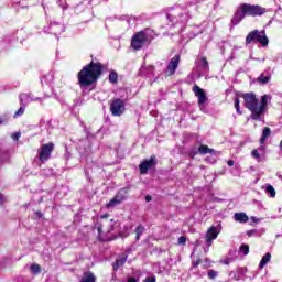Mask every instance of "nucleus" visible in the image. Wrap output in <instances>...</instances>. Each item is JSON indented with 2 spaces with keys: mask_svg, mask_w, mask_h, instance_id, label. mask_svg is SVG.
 I'll list each match as a JSON object with an SVG mask.
<instances>
[{
  "mask_svg": "<svg viewBox=\"0 0 282 282\" xmlns=\"http://www.w3.org/2000/svg\"><path fill=\"white\" fill-rule=\"evenodd\" d=\"M241 97L243 98L245 107L251 112V120H263L265 111H268V102H271L272 96L263 95L260 101L254 93H247Z\"/></svg>",
  "mask_w": 282,
  "mask_h": 282,
  "instance_id": "f257e3e1",
  "label": "nucleus"
},
{
  "mask_svg": "<svg viewBox=\"0 0 282 282\" xmlns=\"http://www.w3.org/2000/svg\"><path fill=\"white\" fill-rule=\"evenodd\" d=\"M102 69L105 66L100 62H91L84 66L77 75L79 87L85 89V87L94 85L102 76Z\"/></svg>",
  "mask_w": 282,
  "mask_h": 282,
  "instance_id": "f03ea898",
  "label": "nucleus"
},
{
  "mask_svg": "<svg viewBox=\"0 0 282 282\" xmlns=\"http://www.w3.org/2000/svg\"><path fill=\"white\" fill-rule=\"evenodd\" d=\"M265 8L258 4L241 3L231 19L232 25H239L240 21H243L246 17H263L265 14Z\"/></svg>",
  "mask_w": 282,
  "mask_h": 282,
  "instance_id": "7ed1b4c3",
  "label": "nucleus"
},
{
  "mask_svg": "<svg viewBox=\"0 0 282 282\" xmlns=\"http://www.w3.org/2000/svg\"><path fill=\"white\" fill-rule=\"evenodd\" d=\"M151 34H153V31L149 29L145 31L137 32L132 36V41H131L132 50H142L143 45H148V43L153 41V36H151Z\"/></svg>",
  "mask_w": 282,
  "mask_h": 282,
  "instance_id": "20e7f679",
  "label": "nucleus"
},
{
  "mask_svg": "<svg viewBox=\"0 0 282 282\" xmlns=\"http://www.w3.org/2000/svg\"><path fill=\"white\" fill-rule=\"evenodd\" d=\"M107 217H109V214L101 215V219L104 220L101 221V226L97 227L98 237L101 239V241H111V238H102V234L113 232L116 228H118V221L113 219H107Z\"/></svg>",
  "mask_w": 282,
  "mask_h": 282,
  "instance_id": "39448f33",
  "label": "nucleus"
},
{
  "mask_svg": "<svg viewBox=\"0 0 282 282\" xmlns=\"http://www.w3.org/2000/svg\"><path fill=\"white\" fill-rule=\"evenodd\" d=\"M246 43L247 45H250V43H260L262 47H267L270 40H268V35H265V31L253 30L247 35Z\"/></svg>",
  "mask_w": 282,
  "mask_h": 282,
  "instance_id": "423d86ee",
  "label": "nucleus"
},
{
  "mask_svg": "<svg viewBox=\"0 0 282 282\" xmlns=\"http://www.w3.org/2000/svg\"><path fill=\"white\" fill-rule=\"evenodd\" d=\"M169 21L171 23H174L177 25V23H188V19H191V15H188V10L186 9H177V15L167 14Z\"/></svg>",
  "mask_w": 282,
  "mask_h": 282,
  "instance_id": "0eeeda50",
  "label": "nucleus"
},
{
  "mask_svg": "<svg viewBox=\"0 0 282 282\" xmlns=\"http://www.w3.org/2000/svg\"><path fill=\"white\" fill-rule=\"evenodd\" d=\"M43 30L46 34H54L55 36H58V34H63V32H65V25L62 22L53 21L48 26H44Z\"/></svg>",
  "mask_w": 282,
  "mask_h": 282,
  "instance_id": "6e6552de",
  "label": "nucleus"
},
{
  "mask_svg": "<svg viewBox=\"0 0 282 282\" xmlns=\"http://www.w3.org/2000/svg\"><path fill=\"white\" fill-rule=\"evenodd\" d=\"M54 151V143H46L41 147L39 150V160L40 162H47Z\"/></svg>",
  "mask_w": 282,
  "mask_h": 282,
  "instance_id": "1a4fd4ad",
  "label": "nucleus"
},
{
  "mask_svg": "<svg viewBox=\"0 0 282 282\" xmlns=\"http://www.w3.org/2000/svg\"><path fill=\"white\" fill-rule=\"evenodd\" d=\"M110 112L115 117H120L124 113V100L113 99L110 104Z\"/></svg>",
  "mask_w": 282,
  "mask_h": 282,
  "instance_id": "9d476101",
  "label": "nucleus"
},
{
  "mask_svg": "<svg viewBox=\"0 0 282 282\" xmlns=\"http://www.w3.org/2000/svg\"><path fill=\"white\" fill-rule=\"evenodd\" d=\"M219 232H221V229L219 227L212 226L207 232H206V243L208 248L213 246V241L219 237Z\"/></svg>",
  "mask_w": 282,
  "mask_h": 282,
  "instance_id": "9b49d317",
  "label": "nucleus"
},
{
  "mask_svg": "<svg viewBox=\"0 0 282 282\" xmlns=\"http://www.w3.org/2000/svg\"><path fill=\"white\" fill-rule=\"evenodd\" d=\"M20 104L28 107L30 102H36L39 100H42L41 97H35L32 93H22L19 95Z\"/></svg>",
  "mask_w": 282,
  "mask_h": 282,
  "instance_id": "f8f14e48",
  "label": "nucleus"
},
{
  "mask_svg": "<svg viewBox=\"0 0 282 282\" xmlns=\"http://www.w3.org/2000/svg\"><path fill=\"white\" fill-rule=\"evenodd\" d=\"M158 164V161L155 160V156H151L149 160H144L140 165H139V171L141 175H144L148 173L149 169H153Z\"/></svg>",
  "mask_w": 282,
  "mask_h": 282,
  "instance_id": "ddd939ff",
  "label": "nucleus"
},
{
  "mask_svg": "<svg viewBox=\"0 0 282 282\" xmlns=\"http://www.w3.org/2000/svg\"><path fill=\"white\" fill-rule=\"evenodd\" d=\"M180 65V55H175L170 63L167 64L166 74L167 76H173L175 72H177V67Z\"/></svg>",
  "mask_w": 282,
  "mask_h": 282,
  "instance_id": "4468645a",
  "label": "nucleus"
},
{
  "mask_svg": "<svg viewBox=\"0 0 282 282\" xmlns=\"http://www.w3.org/2000/svg\"><path fill=\"white\" fill-rule=\"evenodd\" d=\"M193 91L196 96V98L198 99V105L202 106L206 102L207 98H206V91H204V89H202L199 86L195 85L193 87Z\"/></svg>",
  "mask_w": 282,
  "mask_h": 282,
  "instance_id": "2eb2a0df",
  "label": "nucleus"
},
{
  "mask_svg": "<svg viewBox=\"0 0 282 282\" xmlns=\"http://www.w3.org/2000/svg\"><path fill=\"white\" fill-rule=\"evenodd\" d=\"M124 202V195L122 192H119L108 204L107 208H116V206L122 204Z\"/></svg>",
  "mask_w": 282,
  "mask_h": 282,
  "instance_id": "dca6fc26",
  "label": "nucleus"
},
{
  "mask_svg": "<svg viewBox=\"0 0 282 282\" xmlns=\"http://www.w3.org/2000/svg\"><path fill=\"white\" fill-rule=\"evenodd\" d=\"M195 63L196 67L202 72H206L208 69V61L206 59V56H198Z\"/></svg>",
  "mask_w": 282,
  "mask_h": 282,
  "instance_id": "f3484780",
  "label": "nucleus"
},
{
  "mask_svg": "<svg viewBox=\"0 0 282 282\" xmlns=\"http://www.w3.org/2000/svg\"><path fill=\"white\" fill-rule=\"evenodd\" d=\"M127 259H129V256H127V253L119 256L115 261V263L112 264L113 270H118L119 268H122V265L127 263Z\"/></svg>",
  "mask_w": 282,
  "mask_h": 282,
  "instance_id": "a211bd4d",
  "label": "nucleus"
},
{
  "mask_svg": "<svg viewBox=\"0 0 282 282\" xmlns=\"http://www.w3.org/2000/svg\"><path fill=\"white\" fill-rule=\"evenodd\" d=\"M234 219L235 221H237L238 224H248L249 221V217L247 216L246 213H236L234 215Z\"/></svg>",
  "mask_w": 282,
  "mask_h": 282,
  "instance_id": "6ab92c4d",
  "label": "nucleus"
},
{
  "mask_svg": "<svg viewBox=\"0 0 282 282\" xmlns=\"http://www.w3.org/2000/svg\"><path fill=\"white\" fill-rule=\"evenodd\" d=\"M272 259V253L268 252L265 253L259 264L260 270H263V268H265V265H268V263H270V260Z\"/></svg>",
  "mask_w": 282,
  "mask_h": 282,
  "instance_id": "aec40b11",
  "label": "nucleus"
},
{
  "mask_svg": "<svg viewBox=\"0 0 282 282\" xmlns=\"http://www.w3.org/2000/svg\"><path fill=\"white\" fill-rule=\"evenodd\" d=\"M269 135H272V129H270V127H265L262 130V137L260 139V144H265V140H268Z\"/></svg>",
  "mask_w": 282,
  "mask_h": 282,
  "instance_id": "412c9836",
  "label": "nucleus"
},
{
  "mask_svg": "<svg viewBox=\"0 0 282 282\" xmlns=\"http://www.w3.org/2000/svg\"><path fill=\"white\" fill-rule=\"evenodd\" d=\"M79 282H96V275L91 272H85Z\"/></svg>",
  "mask_w": 282,
  "mask_h": 282,
  "instance_id": "4be33fe9",
  "label": "nucleus"
},
{
  "mask_svg": "<svg viewBox=\"0 0 282 282\" xmlns=\"http://www.w3.org/2000/svg\"><path fill=\"white\" fill-rule=\"evenodd\" d=\"M198 152L200 153V155H206V153H215V150L208 148V145H200L198 148Z\"/></svg>",
  "mask_w": 282,
  "mask_h": 282,
  "instance_id": "5701e85b",
  "label": "nucleus"
},
{
  "mask_svg": "<svg viewBox=\"0 0 282 282\" xmlns=\"http://www.w3.org/2000/svg\"><path fill=\"white\" fill-rule=\"evenodd\" d=\"M265 193L267 195H270V197L272 198L276 197V189H274V186L272 185H267Z\"/></svg>",
  "mask_w": 282,
  "mask_h": 282,
  "instance_id": "b1692460",
  "label": "nucleus"
},
{
  "mask_svg": "<svg viewBox=\"0 0 282 282\" xmlns=\"http://www.w3.org/2000/svg\"><path fill=\"white\" fill-rule=\"evenodd\" d=\"M109 83H112V85H116V83H118V73H116V70L110 72Z\"/></svg>",
  "mask_w": 282,
  "mask_h": 282,
  "instance_id": "393cba45",
  "label": "nucleus"
},
{
  "mask_svg": "<svg viewBox=\"0 0 282 282\" xmlns=\"http://www.w3.org/2000/svg\"><path fill=\"white\" fill-rule=\"evenodd\" d=\"M270 75L261 74L260 77L258 78L259 83H262V85H265L270 83Z\"/></svg>",
  "mask_w": 282,
  "mask_h": 282,
  "instance_id": "a878e982",
  "label": "nucleus"
},
{
  "mask_svg": "<svg viewBox=\"0 0 282 282\" xmlns=\"http://www.w3.org/2000/svg\"><path fill=\"white\" fill-rule=\"evenodd\" d=\"M25 107L24 105H21L18 111L14 112L13 118H19L25 113Z\"/></svg>",
  "mask_w": 282,
  "mask_h": 282,
  "instance_id": "bb28decb",
  "label": "nucleus"
},
{
  "mask_svg": "<svg viewBox=\"0 0 282 282\" xmlns=\"http://www.w3.org/2000/svg\"><path fill=\"white\" fill-rule=\"evenodd\" d=\"M239 252H240L241 254H245V256L249 254V252H250V246H248V245H241L240 248H239Z\"/></svg>",
  "mask_w": 282,
  "mask_h": 282,
  "instance_id": "cd10ccee",
  "label": "nucleus"
},
{
  "mask_svg": "<svg viewBox=\"0 0 282 282\" xmlns=\"http://www.w3.org/2000/svg\"><path fill=\"white\" fill-rule=\"evenodd\" d=\"M30 270H31L32 274H40L41 273V265L32 264L30 267Z\"/></svg>",
  "mask_w": 282,
  "mask_h": 282,
  "instance_id": "c85d7f7f",
  "label": "nucleus"
},
{
  "mask_svg": "<svg viewBox=\"0 0 282 282\" xmlns=\"http://www.w3.org/2000/svg\"><path fill=\"white\" fill-rule=\"evenodd\" d=\"M252 158H254V160H257L258 162H261V153H259V149H254L251 152Z\"/></svg>",
  "mask_w": 282,
  "mask_h": 282,
  "instance_id": "c756f323",
  "label": "nucleus"
},
{
  "mask_svg": "<svg viewBox=\"0 0 282 282\" xmlns=\"http://www.w3.org/2000/svg\"><path fill=\"white\" fill-rule=\"evenodd\" d=\"M218 274L219 273L217 271L209 270L208 273H207V276H208V279H217Z\"/></svg>",
  "mask_w": 282,
  "mask_h": 282,
  "instance_id": "7c9ffc66",
  "label": "nucleus"
},
{
  "mask_svg": "<svg viewBox=\"0 0 282 282\" xmlns=\"http://www.w3.org/2000/svg\"><path fill=\"white\" fill-rule=\"evenodd\" d=\"M135 232H137V239H140V235L144 232V227L142 225H139L135 229Z\"/></svg>",
  "mask_w": 282,
  "mask_h": 282,
  "instance_id": "2f4dec72",
  "label": "nucleus"
},
{
  "mask_svg": "<svg viewBox=\"0 0 282 282\" xmlns=\"http://www.w3.org/2000/svg\"><path fill=\"white\" fill-rule=\"evenodd\" d=\"M57 3L61 9L67 10V0H58Z\"/></svg>",
  "mask_w": 282,
  "mask_h": 282,
  "instance_id": "473e14b6",
  "label": "nucleus"
},
{
  "mask_svg": "<svg viewBox=\"0 0 282 282\" xmlns=\"http://www.w3.org/2000/svg\"><path fill=\"white\" fill-rule=\"evenodd\" d=\"M239 104H240L239 98H236L235 109H236L237 113L241 115V108L239 107Z\"/></svg>",
  "mask_w": 282,
  "mask_h": 282,
  "instance_id": "72a5a7b5",
  "label": "nucleus"
},
{
  "mask_svg": "<svg viewBox=\"0 0 282 282\" xmlns=\"http://www.w3.org/2000/svg\"><path fill=\"white\" fill-rule=\"evenodd\" d=\"M12 140L14 142H18V140L21 138V132H14L12 135H11Z\"/></svg>",
  "mask_w": 282,
  "mask_h": 282,
  "instance_id": "f704fd0d",
  "label": "nucleus"
},
{
  "mask_svg": "<svg viewBox=\"0 0 282 282\" xmlns=\"http://www.w3.org/2000/svg\"><path fill=\"white\" fill-rule=\"evenodd\" d=\"M178 245L180 246H185L186 245V236H181L178 238Z\"/></svg>",
  "mask_w": 282,
  "mask_h": 282,
  "instance_id": "c9c22d12",
  "label": "nucleus"
},
{
  "mask_svg": "<svg viewBox=\"0 0 282 282\" xmlns=\"http://www.w3.org/2000/svg\"><path fill=\"white\" fill-rule=\"evenodd\" d=\"M13 6H14V8H17V7L22 8V9L28 8V4H24V3L21 2V1L14 2Z\"/></svg>",
  "mask_w": 282,
  "mask_h": 282,
  "instance_id": "e433bc0d",
  "label": "nucleus"
},
{
  "mask_svg": "<svg viewBox=\"0 0 282 282\" xmlns=\"http://www.w3.org/2000/svg\"><path fill=\"white\" fill-rule=\"evenodd\" d=\"M155 281H156L155 275H152V276L145 278L143 282H155Z\"/></svg>",
  "mask_w": 282,
  "mask_h": 282,
  "instance_id": "4c0bfd02",
  "label": "nucleus"
},
{
  "mask_svg": "<svg viewBox=\"0 0 282 282\" xmlns=\"http://www.w3.org/2000/svg\"><path fill=\"white\" fill-rule=\"evenodd\" d=\"M254 235H257V230H256V229H252V230H248V231H247V236H248V237H254Z\"/></svg>",
  "mask_w": 282,
  "mask_h": 282,
  "instance_id": "58836bf2",
  "label": "nucleus"
},
{
  "mask_svg": "<svg viewBox=\"0 0 282 282\" xmlns=\"http://www.w3.org/2000/svg\"><path fill=\"white\" fill-rule=\"evenodd\" d=\"M8 118H10V117H8L7 115H4V116H3V119H2V121H1V124H8Z\"/></svg>",
  "mask_w": 282,
  "mask_h": 282,
  "instance_id": "ea45409f",
  "label": "nucleus"
},
{
  "mask_svg": "<svg viewBox=\"0 0 282 282\" xmlns=\"http://www.w3.org/2000/svg\"><path fill=\"white\" fill-rule=\"evenodd\" d=\"M199 263H202L200 259H198L197 261L193 262V268H197V265H199Z\"/></svg>",
  "mask_w": 282,
  "mask_h": 282,
  "instance_id": "a19ab883",
  "label": "nucleus"
},
{
  "mask_svg": "<svg viewBox=\"0 0 282 282\" xmlns=\"http://www.w3.org/2000/svg\"><path fill=\"white\" fill-rule=\"evenodd\" d=\"M2 162H10V155L7 154V155L4 156V159H3V156H2Z\"/></svg>",
  "mask_w": 282,
  "mask_h": 282,
  "instance_id": "79ce46f5",
  "label": "nucleus"
},
{
  "mask_svg": "<svg viewBox=\"0 0 282 282\" xmlns=\"http://www.w3.org/2000/svg\"><path fill=\"white\" fill-rule=\"evenodd\" d=\"M128 282H138V279H135L134 276H130L128 278Z\"/></svg>",
  "mask_w": 282,
  "mask_h": 282,
  "instance_id": "37998d69",
  "label": "nucleus"
},
{
  "mask_svg": "<svg viewBox=\"0 0 282 282\" xmlns=\"http://www.w3.org/2000/svg\"><path fill=\"white\" fill-rule=\"evenodd\" d=\"M227 164H228V166H235V161L229 160V161L227 162Z\"/></svg>",
  "mask_w": 282,
  "mask_h": 282,
  "instance_id": "c03bdc74",
  "label": "nucleus"
},
{
  "mask_svg": "<svg viewBox=\"0 0 282 282\" xmlns=\"http://www.w3.org/2000/svg\"><path fill=\"white\" fill-rule=\"evenodd\" d=\"M224 264H225V265H230V260H225V261H224Z\"/></svg>",
  "mask_w": 282,
  "mask_h": 282,
  "instance_id": "a18cd8bd",
  "label": "nucleus"
},
{
  "mask_svg": "<svg viewBox=\"0 0 282 282\" xmlns=\"http://www.w3.org/2000/svg\"><path fill=\"white\" fill-rule=\"evenodd\" d=\"M152 197L151 196H145V202H151Z\"/></svg>",
  "mask_w": 282,
  "mask_h": 282,
  "instance_id": "49530a36",
  "label": "nucleus"
},
{
  "mask_svg": "<svg viewBox=\"0 0 282 282\" xmlns=\"http://www.w3.org/2000/svg\"><path fill=\"white\" fill-rule=\"evenodd\" d=\"M265 150V147L261 145L259 151H264Z\"/></svg>",
  "mask_w": 282,
  "mask_h": 282,
  "instance_id": "de8ad7c7",
  "label": "nucleus"
},
{
  "mask_svg": "<svg viewBox=\"0 0 282 282\" xmlns=\"http://www.w3.org/2000/svg\"><path fill=\"white\" fill-rule=\"evenodd\" d=\"M280 151H282V140H281V142H280Z\"/></svg>",
  "mask_w": 282,
  "mask_h": 282,
  "instance_id": "09e8293b",
  "label": "nucleus"
},
{
  "mask_svg": "<svg viewBox=\"0 0 282 282\" xmlns=\"http://www.w3.org/2000/svg\"><path fill=\"white\" fill-rule=\"evenodd\" d=\"M252 221H257V217H251Z\"/></svg>",
  "mask_w": 282,
  "mask_h": 282,
  "instance_id": "8fccbe9b",
  "label": "nucleus"
},
{
  "mask_svg": "<svg viewBox=\"0 0 282 282\" xmlns=\"http://www.w3.org/2000/svg\"><path fill=\"white\" fill-rule=\"evenodd\" d=\"M193 3H197V0H194Z\"/></svg>",
  "mask_w": 282,
  "mask_h": 282,
  "instance_id": "3c124183",
  "label": "nucleus"
}]
</instances>
